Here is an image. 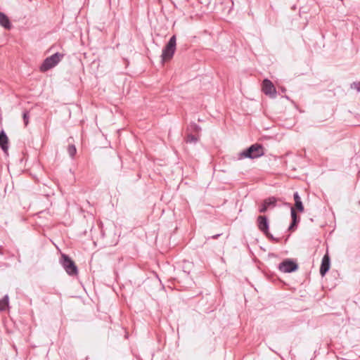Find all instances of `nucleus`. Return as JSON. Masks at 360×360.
Returning <instances> with one entry per match:
<instances>
[{"instance_id":"obj_1","label":"nucleus","mask_w":360,"mask_h":360,"mask_svg":"<svg viewBox=\"0 0 360 360\" xmlns=\"http://www.w3.org/2000/svg\"><path fill=\"white\" fill-rule=\"evenodd\" d=\"M264 154V151L263 146L260 144L255 143L250 146L246 150L240 152L238 155V159H255L262 156Z\"/></svg>"},{"instance_id":"obj_2","label":"nucleus","mask_w":360,"mask_h":360,"mask_svg":"<svg viewBox=\"0 0 360 360\" xmlns=\"http://www.w3.org/2000/svg\"><path fill=\"white\" fill-rule=\"evenodd\" d=\"M176 39L173 35L169 40L168 43L162 50V61L169 60L174 56L176 51Z\"/></svg>"},{"instance_id":"obj_3","label":"nucleus","mask_w":360,"mask_h":360,"mask_svg":"<svg viewBox=\"0 0 360 360\" xmlns=\"http://www.w3.org/2000/svg\"><path fill=\"white\" fill-rule=\"evenodd\" d=\"M63 55L59 53L53 54L52 56L46 58L41 65L40 66V70L41 72H46L52 68L55 67L63 58Z\"/></svg>"},{"instance_id":"obj_4","label":"nucleus","mask_w":360,"mask_h":360,"mask_svg":"<svg viewBox=\"0 0 360 360\" xmlns=\"http://www.w3.org/2000/svg\"><path fill=\"white\" fill-rule=\"evenodd\" d=\"M60 264L70 276H76L78 274V269L75 262L66 255L61 256Z\"/></svg>"},{"instance_id":"obj_5","label":"nucleus","mask_w":360,"mask_h":360,"mask_svg":"<svg viewBox=\"0 0 360 360\" xmlns=\"http://www.w3.org/2000/svg\"><path fill=\"white\" fill-rule=\"evenodd\" d=\"M262 92L269 97L274 98L276 96V89L273 83L268 79H264L262 84Z\"/></svg>"},{"instance_id":"obj_6","label":"nucleus","mask_w":360,"mask_h":360,"mask_svg":"<svg viewBox=\"0 0 360 360\" xmlns=\"http://www.w3.org/2000/svg\"><path fill=\"white\" fill-rule=\"evenodd\" d=\"M258 228L262 231L267 237L271 236L269 233V222L267 218L264 216H259L257 218Z\"/></svg>"},{"instance_id":"obj_7","label":"nucleus","mask_w":360,"mask_h":360,"mask_svg":"<svg viewBox=\"0 0 360 360\" xmlns=\"http://www.w3.org/2000/svg\"><path fill=\"white\" fill-rule=\"evenodd\" d=\"M330 266V259L328 253L325 254L322 258L319 269L321 276H324L329 271Z\"/></svg>"},{"instance_id":"obj_8","label":"nucleus","mask_w":360,"mask_h":360,"mask_svg":"<svg viewBox=\"0 0 360 360\" xmlns=\"http://www.w3.org/2000/svg\"><path fill=\"white\" fill-rule=\"evenodd\" d=\"M278 269L283 273H290L292 271V260L286 259L278 266Z\"/></svg>"},{"instance_id":"obj_9","label":"nucleus","mask_w":360,"mask_h":360,"mask_svg":"<svg viewBox=\"0 0 360 360\" xmlns=\"http://www.w3.org/2000/svg\"><path fill=\"white\" fill-rule=\"evenodd\" d=\"M304 210V208L301 198L297 192L294 193V212H303Z\"/></svg>"},{"instance_id":"obj_10","label":"nucleus","mask_w":360,"mask_h":360,"mask_svg":"<svg viewBox=\"0 0 360 360\" xmlns=\"http://www.w3.org/2000/svg\"><path fill=\"white\" fill-rule=\"evenodd\" d=\"M8 137H7L6 133L4 132V131L2 130L0 132V147L4 152H6L8 150Z\"/></svg>"},{"instance_id":"obj_11","label":"nucleus","mask_w":360,"mask_h":360,"mask_svg":"<svg viewBox=\"0 0 360 360\" xmlns=\"http://www.w3.org/2000/svg\"><path fill=\"white\" fill-rule=\"evenodd\" d=\"M0 25L7 30H10L11 27V24L8 18L1 12H0Z\"/></svg>"},{"instance_id":"obj_12","label":"nucleus","mask_w":360,"mask_h":360,"mask_svg":"<svg viewBox=\"0 0 360 360\" xmlns=\"http://www.w3.org/2000/svg\"><path fill=\"white\" fill-rule=\"evenodd\" d=\"M9 298L6 295L1 300H0V311H4L8 308Z\"/></svg>"},{"instance_id":"obj_13","label":"nucleus","mask_w":360,"mask_h":360,"mask_svg":"<svg viewBox=\"0 0 360 360\" xmlns=\"http://www.w3.org/2000/svg\"><path fill=\"white\" fill-rule=\"evenodd\" d=\"M264 202L267 205V207L269 208L271 207L275 206L276 200L275 198L271 197V198L266 199Z\"/></svg>"},{"instance_id":"obj_14","label":"nucleus","mask_w":360,"mask_h":360,"mask_svg":"<svg viewBox=\"0 0 360 360\" xmlns=\"http://www.w3.org/2000/svg\"><path fill=\"white\" fill-rule=\"evenodd\" d=\"M77 150L74 145H70L68 147V153L71 158H73L76 154Z\"/></svg>"},{"instance_id":"obj_15","label":"nucleus","mask_w":360,"mask_h":360,"mask_svg":"<svg viewBox=\"0 0 360 360\" xmlns=\"http://www.w3.org/2000/svg\"><path fill=\"white\" fill-rule=\"evenodd\" d=\"M198 138L192 134H188L186 138L187 143H196Z\"/></svg>"},{"instance_id":"obj_16","label":"nucleus","mask_w":360,"mask_h":360,"mask_svg":"<svg viewBox=\"0 0 360 360\" xmlns=\"http://www.w3.org/2000/svg\"><path fill=\"white\" fill-rule=\"evenodd\" d=\"M351 89H356L358 92H360V82H354L350 84Z\"/></svg>"},{"instance_id":"obj_17","label":"nucleus","mask_w":360,"mask_h":360,"mask_svg":"<svg viewBox=\"0 0 360 360\" xmlns=\"http://www.w3.org/2000/svg\"><path fill=\"white\" fill-rule=\"evenodd\" d=\"M25 125L27 126L29 123V113L27 111H25L22 115Z\"/></svg>"},{"instance_id":"obj_18","label":"nucleus","mask_w":360,"mask_h":360,"mask_svg":"<svg viewBox=\"0 0 360 360\" xmlns=\"http://www.w3.org/2000/svg\"><path fill=\"white\" fill-rule=\"evenodd\" d=\"M300 221V217L295 212H294V230L295 229L297 224Z\"/></svg>"},{"instance_id":"obj_19","label":"nucleus","mask_w":360,"mask_h":360,"mask_svg":"<svg viewBox=\"0 0 360 360\" xmlns=\"http://www.w3.org/2000/svg\"><path fill=\"white\" fill-rule=\"evenodd\" d=\"M267 205L264 202L262 205L260 206L259 211V212H265L267 210Z\"/></svg>"},{"instance_id":"obj_20","label":"nucleus","mask_w":360,"mask_h":360,"mask_svg":"<svg viewBox=\"0 0 360 360\" xmlns=\"http://www.w3.org/2000/svg\"><path fill=\"white\" fill-rule=\"evenodd\" d=\"M298 269V264L294 261V272Z\"/></svg>"},{"instance_id":"obj_21","label":"nucleus","mask_w":360,"mask_h":360,"mask_svg":"<svg viewBox=\"0 0 360 360\" xmlns=\"http://www.w3.org/2000/svg\"><path fill=\"white\" fill-rule=\"evenodd\" d=\"M291 229H292V221H291V223L289 225V230H291Z\"/></svg>"},{"instance_id":"obj_22","label":"nucleus","mask_w":360,"mask_h":360,"mask_svg":"<svg viewBox=\"0 0 360 360\" xmlns=\"http://www.w3.org/2000/svg\"><path fill=\"white\" fill-rule=\"evenodd\" d=\"M219 236H221V233H219V234H217V235H214L212 236L213 238H217V237H219Z\"/></svg>"},{"instance_id":"obj_23","label":"nucleus","mask_w":360,"mask_h":360,"mask_svg":"<svg viewBox=\"0 0 360 360\" xmlns=\"http://www.w3.org/2000/svg\"><path fill=\"white\" fill-rule=\"evenodd\" d=\"M292 213H293V211H292V206L290 207V214H291V217H292Z\"/></svg>"},{"instance_id":"obj_24","label":"nucleus","mask_w":360,"mask_h":360,"mask_svg":"<svg viewBox=\"0 0 360 360\" xmlns=\"http://www.w3.org/2000/svg\"><path fill=\"white\" fill-rule=\"evenodd\" d=\"M294 107H295V108H297L298 109V107L296 106L295 104H294Z\"/></svg>"}]
</instances>
